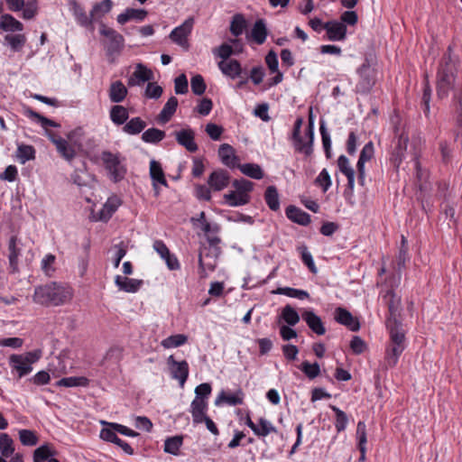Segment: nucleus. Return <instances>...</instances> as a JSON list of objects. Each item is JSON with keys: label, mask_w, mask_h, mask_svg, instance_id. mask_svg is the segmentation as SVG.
Listing matches in <instances>:
<instances>
[{"label": "nucleus", "mask_w": 462, "mask_h": 462, "mask_svg": "<svg viewBox=\"0 0 462 462\" xmlns=\"http://www.w3.org/2000/svg\"><path fill=\"white\" fill-rule=\"evenodd\" d=\"M51 456V452L48 446L42 445L36 448L33 452V462H43L49 459Z\"/></svg>", "instance_id": "774afa93"}, {"label": "nucleus", "mask_w": 462, "mask_h": 462, "mask_svg": "<svg viewBox=\"0 0 462 462\" xmlns=\"http://www.w3.org/2000/svg\"><path fill=\"white\" fill-rule=\"evenodd\" d=\"M240 171L246 176L261 180L263 178V171L258 164L254 163H245L239 166Z\"/></svg>", "instance_id": "3c124183"}, {"label": "nucleus", "mask_w": 462, "mask_h": 462, "mask_svg": "<svg viewBox=\"0 0 462 462\" xmlns=\"http://www.w3.org/2000/svg\"><path fill=\"white\" fill-rule=\"evenodd\" d=\"M129 117L128 110L120 105L112 106L110 110V118L112 122L117 125H121L126 122Z\"/></svg>", "instance_id": "58836bf2"}, {"label": "nucleus", "mask_w": 462, "mask_h": 462, "mask_svg": "<svg viewBox=\"0 0 462 462\" xmlns=\"http://www.w3.org/2000/svg\"><path fill=\"white\" fill-rule=\"evenodd\" d=\"M113 7L112 0H103L100 3L94 5L90 11V15L98 20L102 15L109 13Z\"/></svg>", "instance_id": "de8ad7c7"}, {"label": "nucleus", "mask_w": 462, "mask_h": 462, "mask_svg": "<svg viewBox=\"0 0 462 462\" xmlns=\"http://www.w3.org/2000/svg\"><path fill=\"white\" fill-rule=\"evenodd\" d=\"M390 312L389 319H395L401 306V297L398 296L393 289L388 290L383 297Z\"/></svg>", "instance_id": "c85d7f7f"}, {"label": "nucleus", "mask_w": 462, "mask_h": 462, "mask_svg": "<svg viewBox=\"0 0 462 462\" xmlns=\"http://www.w3.org/2000/svg\"><path fill=\"white\" fill-rule=\"evenodd\" d=\"M115 283L119 290L134 293L141 288L143 281L116 275L115 277Z\"/></svg>", "instance_id": "5701e85b"}, {"label": "nucleus", "mask_w": 462, "mask_h": 462, "mask_svg": "<svg viewBox=\"0 0 462 462\" xmlns=\"http://www.w3.org/2000/svg\"><path fill=\"white\" fill-rule=\"evenodd\" d=\"M89 380L84 376H70L65 377L57 382L58 386L64 387H76V386H88Z\"/></svg>", "instance_id": "8fccbe9b"}, {"label": "nucleus", "mask_w": 462, "mask_h": 462, "mask_svg": "<svg viewBox=\"0 0 462 462\" xmlns=\"http://www.w3.org/2000/svg\"><path fill=\"white\" fill-rule=\"evenodd\" d=\"M212 52L215 56L221 58L225 61L231 55L235 54L236 51L231 45L222 43L219 47L213 49Z\"/></svg>", "instance_id": "e2e57ef3"}, {"label": "nucleus", "mask_w": 462, "mask_h": 462, "mask_svg": "<svg viewBox=\"0 0 462 462\" xmlns=\"http://www.w3.org/2000/svg\"><path fill=\"white\" fill-rule=\"evenodd\" d=\"M14 452V440L7 433H0L1 457H9Z\"/></svg>", "instance_id": "a18cd8bd"}, {"label": "nucleus", "mask_w": 462, "mask_h": 462, "mask_svg": "<svg viewBox=\"0 0 462 462\" xmlns=\"http://www.w3.org/2000/svg\"><path fill=\"white\" fill-rule=\"evenodd\" d=\"M167 365L170 369L172 379L178 380L180 386L183 387L189 377V364L186 360L176 361L173 356H170L167 359Z\"/></svg>", "instance_id": "1a4fd4ad"}, {"label": "nucleus", "mask_w": 462, "mask_h": 462, "mask_svg": "<svg viewBox=\"0 0 462 462\" xmlns=\"http://www.w3.org/2000/svg\"><path fill=\"white\" fill-rule=\"evenodd\" d=\"M329 41H343L346 34V26L337 21L327 22L324 24Z\"/></svg>", "instance_id": "a211bd4d"}, {"label": "nucleus", "mask_w": 462, "mask_h": 462, "mask_svg": "<svg viewBox=\"0 0 462 462\" xmlns=\"http://www.w3.org/2000/svg\"><path fill=\"white\" fill-rule=\"evenodd\" d=\"M165 132L158 128H149L142 134V140L147 143H158L165 138Z\"/></svg>", "instance_id": "ea45409f"}, {"label": "nucleus", "mask_w": 462, "mask_h": 462, "mask_svg": "<svg viewBox=\"0 0 462 462\" xmlns=\"http://www.w3.org/2000/svg\"><path fill=\"white\" fill-rule=\"evenodd\" d=\"M305 139L300 135L298 138H291V141L296 152L310 157L313 153L314 142V123L311 116L305 131Z\"/></svg>", "instance_id": "423d86ee"}, {"label": "nucleus", "mask_w": 462, "mask_h": 462, "mask_svg": "<svg viewBox=\"0 0 462 462\" xmlns=\"http://www.w3.org/2000/svg\"><path fill=\"white\" fill-rule=\"evenodd\" d=\"M315 182L322 188L324 192H326L332 184L328 171L326 169H323L316 178Z\"/></svg>", "instance_id": "338daca9"}, {"label": "nucleus", "mask_w": 462, "mask_h": 462, "mask_svg": "<svg viewBox=\"0 0 462 462\" xmlns=\"http://www.w3.org/2000/svg\"><path fill=\"white\" fill-rule=\"evenodd\" d=\"M19 439L23 446L32 447L38 443L36 433L31 430H20Z\"/></svg>", "instance_id": "bf43d9fd"}, {"label": "nucleus", "mask_w": 462, "mask_h": 462, "mask_svg": "<svg viewBox=\"0 0 462 462\" xmlns=\"http://www.w3.org/2000/svg\"><path fill=\"white\" fill-rule=\"evenodd\" d=\"M273 293L285 295L290 298H295L299 300H305L310 298V294L308 291L291 287H279L275 291H273Z\"/></svg>", "instance_id": "a19ab883"}, {"label": "nucleus", "mask_w": 462, "mask_h": 462, "mask_svg": "<svg viewBox=\"0 0 462 462\" xmlns=\"http://www.w3.org/2000/svg\"><path fill=\"white\" fill-rule=\"evenodd\" d=\"M46 134L51 143L56 146V149L60 156H62L68 162L73 160L76 155V152L66 139L50 130H46Z\"/></svg>", "instance_id": "9b49d317"}, {"label": "nucleus", "mask_w": 462, "mask_h": 462, "mask_svg": "<svg viewBox=\"0 0 462 462\" xmlns=\"http://www.w3.org/2000/svg\"><path fill=\"white\" fill-rule=\"evenodd\" d=\"M146 16L147 12L144 9L126 8L124 13L117 15L116 20L118 23L125 24L131 20L143 22Z\"/></svg>", "instance_id": "b1692460"}, {"label": "nucleus", "mask_w": 462, "mask_h": 462, "mask_svg": "<svg viewBox=\"0 0 462 462\" xmlns=\"http://www.w3.org/2000/svg\"><path fill=\"white\" fill-rule=\"evenodd\" d=\"M246 28V21L243 14H236L233 16L230 23V32L235 36L238 37Z\"/></svg>", "instance_id": "49530a36"}, {"label": "nucleus", "mask_w": 462, "mask_h": 462, "mask_svg": "<svg viewBox=\"0 0 462 462\" xmlns=\"http://www.w3.org/2000/svg\"><path fill=\"white\" fill-rule=\"evenodd\" d=\"M456 61L448 52L441 59L437 75V95L439 98L448 97L449 91L457 87L456 83Z\"/></svg>", "instance_id": "f03ea898"}, {"label": "nucleus", "mask_w": 462, "mask_h": 462, "mask_svg": "<svg viewBox=\"0 0 462 462\" xmlns=\"http://www.w3.org/2000/svg\"><path fill=\"white\" fill-rule=\"evenodd\" d=\"M193 24L194 19L192 17L186 19L180 25L171 31L170 39L180 47L188 49V37L191 33Z\"/></svg>", "instance_id": "0eeeda50"}, {"label": "nucleus", "mask_w": 462, "mask_h": 462, "mask_svg": "<svg viewBox=\"0 0 462 462\" xmlns=\"http://www.w3.org/2000/svg\"><path fill=\"white\" fill-rule=\"evenodd\" d=\"M404 349V346H398L389 344L385 352L384 365L387 368L394 367L397 365L399 357Z\"/></svg>", "instance_id": "473e14b6"}, {"label": "nucleus", "mask_w": 462, "mask_h": 462, "mask_svg": "<svg viewBox=\"0 0 462 462\" xmlns=\"http://www.w3.org/2000/svg\"><path fill=\"white\" fill-rule=\"evenodd\" d=\"M217 65L221 72L231 79L240 77L242 74L241 64L236 60H230L227 62L221 60Z\"/></svg>", "instance_id": "393cba45"}, {"label": "nucleus", "mask_w": 462, "mask_h": 462, "mask_svg": "<svg viewBox=\"0 0 462 462\" xmlns=\"http://www.w3.org/2000/svg\"><path fill=\"white\" fill-rule=\"evenodd\" d=\"M72 291L69 286L50 282L35 288L33 301L46 306H60L69 301Z\"/></svg>", "instance_id": "f257e3e1"}, {"label": "nucleus", "mask_w": 462, "mask_h": 462, "mask_svg": "<svg viewBox=\"0 0 462 462\" xmlns=\"http://www.w3.org/2000/svg\"><path fill=\"white\" fill-rule=\"evenodd\" d=\"M335 320L348 328L351 331H357L360 328V323L356 318L345 308L337 307L334 312Z\"/></svg>", "instance_id": "ddd939ff"}, {"label": "nucleus", "mask_w": 462, "mask_h": 462, "mask_svg": "<svg viewBox=\"0 0 462 462\" xmlns=\"http://www.w3.org/2000/svg\"><path fill=\"white\" fill-rule=\"evenodd\" d=\"M218 155L225 165L235 167L236 157L231 145L227 143L221 144L218 149Z\"/></svg>", "instance_id": "f704fd0d"}, {"label": "nucleus", "mask_w": 462, "mask_h": 462, "mask_svg": "<svg viewBox=\"0 0 462 462\" xmlns=\"http://www.w3.org/2000/svg\"><path fill=\"white\" fill-rule=\"evenodd\" d=\"M286 217L292 222L300 226H308L310 223V216L300 208L290 205L285 210Z\"/></svg>", "instance_id": "412c9836"}, {"label": "nucleus", "mask_w": 462, "mask_h": 462, "mask_svg": "<svg viewBox=\"0 0 462 462\" xmlns=\"http://www.w3.org/2000/svg\"><path fill=\"white\" fill-rule=\"evenodd\" d=\"M408 141H409L408 136L403 134H401L398 136L397 143H396L395 147L391 155V162L396 168H398L400 166V164L402 163V162L404 158L405 151L407 149Z\"/></svg>", "instance_id": "aec40b11"}, {"label": "nucleus", "mask_w": 462, "mask_h": 462, "mask_svg": "<svg viewBox=\"0 0 462 462\" xmlns=\"http://www.w3.org/2000/svg\"><path fill=\"white\" fill-rule=\"evenodd\" d=\"M0 28L5 32H22L23 24L13 15L5 14L0 17Z\"/></svg>", "instance_id": "7c9ffc66"}, {"label": "nucleus", "mask_w": 462, "mask_h": 462, "mask_svg": "<svg viewBox=\"0 0 462 462\" xmlns=\"http://www.w3.org/2000/svg\"><path fill=\"white\" fill-rule=\"evenodd\" d=\"M153 79L152 71L142 63L135 66V70L128 79V86H141Z\"/></svg>", "instance_id": "2eb2a0df"}, {"label": "nucleus", "mask_w": 462, "mask_h": 462, "mask_svg": "<svg viewBox=\"0 0 462 462\" xmlns=\"http://www.w3.org/2000/svg\"><path fill=\"white\" fill-rule=\"evenodd\" d=\"M220 254V247H200L199 254V273L200 278H206L208 272L215 271Z\"/></svg>", "instance_id": "20e7f679"}, {"label": "nucleus", "mask_w": 462, "mask_h": 462, "mask_svg": "<svg viewBox=\"0 0 462 462\" xmlns=\"http://www.w3.org/2000/svg\"><path fill=\"white\" fill-rule=\"evenodd\" d=\"M224 199L226 203L230 207L244 206L250 200L248 194H241L237 190L225 194Z\"/></svg>", "instance_id": "e433bc0d"}, {"label": "nucleus", "mask_w": 462, "mask_h": 462, "mask_svg": "<svg viewBox=\"0 0 462 462\" xmlns=\"http://www.w3.org/2000/svg\"><path fill=\"white\" fill-rule=\"evenodd\" d=\"M267 34H268V31L266 28L264 20H263V19L256 20V22L254 23V24L251 30L252 40L255 43L261 45L265 42Z\"/></svg>", "instance_id": "2f4dec72"}, {"label": "nucleus", "mask_w": 462, "mask_h": 462, "mask_svg": "<svg viewBox=\"0 0 462 462\" xmlns=\"http://www.w3.org/2000/svg\"><path fill=\"white\" fill-rule=\"evenodd\" d=\"M302 319L308 327L317 335L322 336L326 333V328L321 319L314 313L313 310H305L301 314Z\"/></svg>", "instance_id": "6ab92c4d"}, {"label": "nucleus", "mask_w": 462, "mask_h": 462, "mask_svg": "<svg viewBox=\"0 0 462 462\" xmlns=\"http://www.w3.org/2000/svg\"><path fill=\"white\" fill-rule=\"evenodd\" d=\"M229 174L225 170L214 171L208 177V184L215 191L224 189L229 184Z\"/></svg>", "instance_id": "f3484780"}, {"label": "nucleus", "mask_w": 462, "mask_h": 462, "mask_svg": "<svg viewBox=\"0 0 462 462\" xmlns=\"http://www.w3.org/2000/svg\"><path fill=\"white\" fill-rule=\"evenodd\" d=\"M25 115L28 117H30L31 119H36L43 128H47L48 126H51V127H59L60 126V125L57 124L56 122H54L47 117H44L43 116L32 110L31 108H27L25 110Z\"/></svg>", "instance_id": "4d7b16f0"}, {"label": "nucleus", "mask_w": 462, "mask_h": 462, "mask_svg": "<svg viewBox=\"0 0 462 462\" xmlns=\"http://www.w3.org/2000/svg\"><path fill=\"white\" fill-rule=\"evenodd\" d=\"M386 326L390 334V344L398 346H404L405 348L406 345L404 331L397 319H388Z\"/></svg>", "instance_id": "f8f14e48"}, {"label": "nucleus", "mask_w": 462, "mask_h": 462, "mask_svg": "<svg viewBox=\"0 0 462 462\" xmlns=\"http://www.w3.org/2000/svg\"><path fill=\"white\" fill-rule=\"evenodd\" d=\"M319 131L326 157L329 159L331 157V139L323 120L320 121Z\"/></svg>", "instance_id": "13d9d810"}, {"label": "nucleus", "mask_w": 462, "mask_h": 462, "mask_svg": "<svg viewBox=\"0 0 462 462\" xmlns=\"http://www.w3.org/2000/svg\"><path fill=\"white\" fill-rule=\"evenodd\" d=\"M36 359L37 356L32 352L28 353L26 356L12 355L9 358V364L13 369L18 372L19 377H23L32 372V363Z\"/></svg>", "instance_id": "6e6552de"}, {"label": "nucleus", "mask_w": 462, "mask_h": 462, "mask_svg": "<svg viewBox=\"0 0 462 462\" xmlns=\"http://www.w3.org/2000/svg\"><path fill=\"white\" fill-rule=\"evenodd\" d=\"M23 18L25 20L32 19L38 11V3L36 0H31L28 2H24V5L23 7Z\"/></svg>", "instance_id": "0e129e2a"}, {"label": "nucleus", "mask_w": 462, "mask_h": 462, "mask_svg": "<svg viewBox=\"0 0 462 462\" xmlns=\"http://www.w3.org/2000/svg\"><path fill=\"white\" fill-rule=\"evenodd\" d=\"M182 443L183 437L180 435L167 438L164 441V452L178 455Z\"/></svg>", "instance_id": "c03bdc74"}, {"label": "nucleus", "mask_w": 462, "mask_h": 462, "mask_svg": "<svg viewBox=\"0 0 462 462\" xmlns=\"http://www.w3.org/2000/svg\"><path fill=\"white\" fill-rule=\"evenodd\" d=\"M16 242H17V237L15 236H13L10 237L9 244H8V250H9L8 259H9L10 266L13 268L14 271H15L17 269L18 258L21 254V250H20V248L17 247Z\"/></svg>", "instance_id": "79ce46f5"}, {"label": "nucleus", "mask_w": 462, "mask_h": 462, "mask_svg": "<svg viewBox=\"0 0 462 462\" xmlns=\"http://www.w3.org/2000/svg\"><path fill=\"white\" fill-rule=\"evenodd\" d=\"M127 88L120 80L112 82L108 90V96L113 103H121L127 95Z\"/></svg>", "instance_id": "cd10ccee"}, {"label": "nucleus", "mask_w": 462, "mask_h": 462, "mask_svg": "<svg viewBox=\"0 0 462 462\" xmlns=\"http://www.w3.org/2000/svg\"><path fill=\"white\" fill-rule=\"evenodd\" d=\"M330 409L335 412L336 415L335 428L337 431H344L348 423V417L346 413L335 405H330Z\"/></svg>", "instance_id": "864d4df0"}, {"label": "nucleus", "mask_w": 462, "mask_h": 462, "mask_svg": "<svg viewBox=\"0 0 462 462\" xmlns=\"http://www.w3.org/2000/svg\"><path fill=\"white\" fill-rule=\"evenodd\" d=\"M16 156L18 161L23 164L35 158V150L32 145L19 144L17 147Z\"/></svg>", "instance_id": "09e8293b"}, {"label": "nucleus", "mask_w": 462, "mask_h": 462, "mask_svg": "<svg viewBox=\"0 0 462 462\" xmlns=\"http://www.w3.org/2000/svg\"><path fill=\"white\" fill-rule=\"evenodd\" d=\"M282 318L289 326L291 327L295 326L300 321V315L291 305H286L282 309Z\"/></svg>", "instance_id": "6e6d98bb"}, {"label": "nucleus", "mask_w": 462, "mask_h": 462, "mask_svg": "<svg viewBox=\"0 0 462 462\" xmlns=\"http://www.w3.org/2000/svg\"><path fill=\"white\" fill-rule=\"evenodd\" d=\"M208 411V401L200 400V398H194L190 404V413L194 424L201 423V418L206 416Z\"/></svg>", "instance_id": "4be33fe9"}, {"label": "nucleus", "mask_w": 462, "mask_h": 462, "mask_svg": "<svg viewBox=\"0 0 462 462\" xmlns=\"http://www.w3.org/2000/svg\"><path fill=\"white\" fill-rule=\"evenodd\" d=\"M191 90L195 95L200 96L206 90V84L201 75H196L190 80Z\"/></svg>", "instance_id": "69168bd1"}, {"label": "nucleus", "mask_w": 462, "mask_h": 462, "mask_svg": "<svg viewBox=\"0 0 462 462\" xmlns=\"http://www.w3.org/2000/svg\"><path fill=\"white\" fill-rule=\"evenodd\" d=\"M73 14L79 25L88 28L91 31L94 30L93 23L96 21L95 18H93L90 14L88 16L86 14L84 8L77 3H74L73 5Z\"/></svg>", "instance_id": "bb28decb"}, {"label": "nucleus", "mask_w": 462, "mask_h": 462, "mask_svg": "<svg viewBox=\"0 0 462 462\" xmlns=\"http://www.w3.org/2000/svg\"><path fill=\"white\" fill-rule=\"evenodd\" d=\"M409 260L407 248L401 247L396 258L397 277L394 278L396 284L400 282L402 270L405 267L406 262Z\"/></svg>", "instance_id": "052dcab7"}, {"label": "nucleus", "mask_w": 462, "mask_h": 462, "mask_svg": "<svg viewBox=\"0 0 462 462\" xmlns=\"http://www.w3.org/2000/svg\"><path fill=\"white\" fill-rule=\"evenodd\" d=\"M121 205V200L116 196L108 198L99 212L98 219L107 221Z\"/></svg>", "instance_id": "a878e982"}, {"label": "nucleus", "mask_w": 462, "mask_h": 462, "mask_svg": "<svg viewBox=\"0 0 462 462\" xmlns=\"http://www.w3.org/2000/svg\"><path fill=\"white\" fill-rule=\"evenodd\" d=\"M264 200L273 211L280 209V197L275 186H268L264 192Z\"/></svg>", "instance_id": "4c0bfd02"}, {"label": "nucleus", "mask_w": 462, "mask_h": 462, "mask_svg": "<svg viewBox=\"0 0 462 462\" xmlns=\"http://www.w3.org/2000/svg\"><path fill=\"white\" fill-rule=\"evenodd\" d=\"M146 127V123L140 117H133L124 126L123 130L128 134H138Z\"/></svg>", "instance_id": "37998d69"}, {"label": "nucleus", "mask_w": 462, "mask_h": 462, "mask_svg": "<svg viewBox=\"0 0 462 462\" xmlns=\"http://www.w3.org/2000/svg\"><path fill=\"white\" fill-rule=\"evenodd\" d=\"M99 32L107 40V51L110 53L118 52L124 47V37L113 28L107 27L105 23H100Z\"/></svg>", "instance_id": "9d476101"}, {"label": "nucleus", "mask_w": 462, "mask_h": 462, "mask_svg": "<svg viewBox=\"0 0 462 462\" xmlns=\"http://www.w3.org/2000/svg\"><path fill=\"white\" fill-rule=\"evenodd\" d=\"M101 160L110 180L114 182H118L125 178L127 170L125 159L119 153L104 151L101 153Z\"/></svg>", "instance_id": "7ed1b4c3"}, {"label": "nucleus", "mask_w": 462, "mask_h": 462, "mask_svg": "<svg viewBox=\"0 0 462 462\" xmlns=\"http://www.w3.org/2000/svg\"><path fill=\"white\" fill-rule=\"evenodd\" d=\"M300 370L306 374V376L310 379L316 378L320 373V367L318 363L310 364L308 361L302 362L300 365Z\"/></svg>", "instance_id": "680f3d73"}, {"label": "nucleus", "mask_w": 462, "mask_h": 462, "mask_svg": "<svg viewBox=\"0 0 462 462\" xmlns=\"http://www.w3.org/2000/svg\"><path fill=\"white\" fill-rule=\"evenodd\" d=\"M177 143L185 147L189 152H196L199 149L195 143V133L192 129H181L174 133Z\"/></svg>", "instance_id": "4468645a"}, {"label": "nucleus", "mask_w": 462, "mask_h": 462, "mask_svg": "<svg viewBox=\"0 0 462 462\" xmlns=\"http://www.w3.org/2000/svg\"><path fill=\"white\" fill-rule=\"evenodd\" d=\"M5 41L8 43L14 51H19L24 46L26 42V37L24 34H6Z\"/></svg>", "instance_id": "603ef678"}, {"label": "nucleus", "mask_w": 462, "mask_h": 462, "mask_svg": "<svg viewBox=\"0 0 462 462\" xmlns=\"http://www.w3.org/2000/svg\"><path fill=\"white\" fill-rule=\"evenodd\" d=\"M357 74L359 79L356 86V93L366 95L372 90L376 82V71L368 62H365L357 69Z\"/></svg>", "instance_id": "39448f33"}, {"label": "nucleus", "mask_w": 462, "mask_h": 462, "mask_svg": "<svg viewBox=\"0 0 462 462\" xmlns=\"http://www.w3.org/2000/svg\"><path fill=\"white\" fill-rule=\"evenodd\" d=\"M150 177L152 181V187H153L155 195L158 196L160 193L159 189H158V184L167 187L168 182L166 180L162 164L155 160H152L150 162Z\"/></svg>", "instance_id": "dca6fc26"}, {"label": "nucleus", "mask_w": 462, "mask_h": 462, "mask_svg": "<svg viewBox=\"0 0 462 462\" xmlns=\"http://www.w3.org/2000/svg\"><path fill=\"white\" fill-rule=\"evenodd\" d=\"M253 432L254 435H256L259 438H264L268 436L271 433H276L277 430L276 428L272 424L271 421L266 420L263 417H261L258 420V423L256 424L255 428L254 429Z\"/></svg>", "instance_id": "c9c22d12"}, {"label": "nucleus", "mask_w": 462, "mask_h": 462, "mask_svg": "<svg viewBox=\"0 0 462 462\" xmlns=\"http://www.w3.org/2000/svg\"><path fill=\"white\" fill-rule=\"evenodd\" d=\"M244 401V393L242 390L236 391V393L226 394L225 392H221L215 401L216 405H219L221 402H226L228 405L236 406L242 404Z\"/></svg>", "instance_id": "72a5a7b5"}, {"label": "nucleus", "mask_w": 462, "mask_h": 462, "mask_svg": "<svg viewBox=\"0 0 462 462\" xmlns=\"http://www.w3.org/2000/svg\"><path fill=\"white\" fill-rule=\"evenodd\" d=\"M187 340H188L187 336H185L183 334H176V335H171V336L164 338L161 342V345L164 348L169 349V348L180 346L184 345L187 342Z\"/></svg>", "instance_id": "5fc2aeb1"}, {"label": "nucleus", "mask_w": 462, "mask_h": 462, "mask_svg": "<svg viewBox=\"0 0 462 462\" xmlns=\"http://www.w3.org/2000/svg\"><path fill=\"white\" fill-rule=\"evenodd\" d=\"M177 106H178L177 97H171L168 99V101L165 103L162 111L160 112L158 118H157L158 122L162 125L169 122L170 119L171 118V116L176 112Z\"/></svg>", "instance_id": "c756f323"}]
</instances>
